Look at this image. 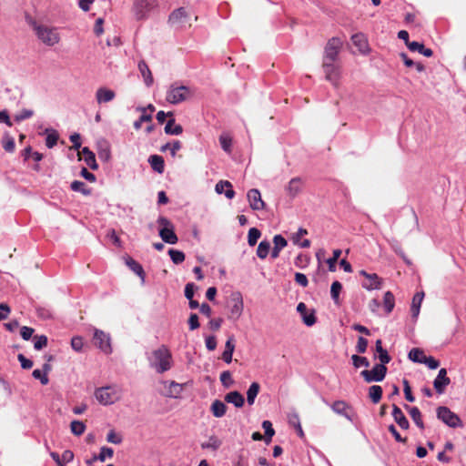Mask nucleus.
<instances>
[{
	"label": "nucleus",
	"mask_w": 466,
	"mask_h": 466,
	"mask_svg": "<svg viewBox=\"0 0 466 466\" xmlns=\"http://www.w3.org/2000/svg\"><path fill=\"white\" fill-rule=\"evenodd\" d=\"M70 187L73 191L81 192L85 196H87L91 193L90 189L86 187V185L79 180L73 181Z\"/></svg>",
	"instance_id": "44"
},
{
	"label": "nucleus",
	"mask_w": 466,
	"mask_h": 466,
	"mask_svg": "<svg viewBox=\"0 0 466 466\" xmlns=\"http://www.w3.org/2000/svg\"><path fill=\"white\" fill-rule=\"evenodd\" d=\"M322 67L326 79L337 86L341 75L340 66L336 61H322Z\"/></svg>",
	"instance_id": "9"
},
{
	"label": "nucleus",
	"mask_w": 466,
	"mask_h": 466,
	"mask_svg": "<svg viewBox=\"0 0 466 466\" xmlns=\"http://www.w3.org/2000/svg\"><path fill=\"white\" fill-rule=\"evenodd\" d=\"M342 47V41L338 37L329 39L324 49L323 61H337Z\"/></svg>",
	"instance_id": "10"
},
{
	"label": "nucleus",
	"mask_w": 466,
	"mask_h": 466,
	"mask_svg": "<svg viewBox=\"0 0 466 466\" xmlns=\"http://www.w3.org/2000/svg\"><path fill=\"white\" fill-rule=\"evenodd\" d=\"M260 231L256 228H251L248 234V243L249 246H255L260 238Z\"/></svg>",
	"instance_id": "50"
},
{
	"label": "nucleus",
	"mask_w": 466,
	"mask_h": 466,
	"mask_svg": "<svg viewBox=\"0 0 466 466\" xmlns=\"http://www.w3.org/2000/svg\"><path fill=\"white\" fill-rule=\"evenodd\" d=\"M353 45L358 47L359 51L365 53L368 50V41L364 34L357 33L351 36Z\"/></svg>",
	"instance_id": "24"
},
{
	"label": "nucleus",
	"mask_w": 466,
	"mask_h": 466,
	"mask_svg": "<svg viewBox=\"0 0 466 466\" xmlns=\"http://www.w3.org/2000/svg\"><path fill=\"white\" fill-rule=\"evenodd\" d=\"M151 120H152L151 114L142 113L140 117L137 121L134 122V127H135V129L138 130L141 128L142 123L150 122Z\"/></svg>",
	"instance_id": "59"
},
{
	"label": "nucleus",
	"mask_w": 466,
	"mask_h": 466,
	"mask_svg": "<svg viewBox=\"0 0 466 466\" xmlns=\"http://www.w3.org/2000/svg\"><path fill=\"white\" fill-rule=\"evenodd\" d=\"M351 360H352L353 366L357 369L361 366L366 367V368H368L370 366V361L368 360V359L366 357H361L359 355H352Z\"/></svg>",
	"instance_id": "52"
},
{
	"label": "nucleus",
	"mask_w": 466,
	"mask_h": 466,
	"mask_svg": "<svg viewBox=\"0 0 466 466\" xmlns=\"http://www.w3.org/2000/svg\"><path fill=\"white\" fill-rule=\"evenodd\" d=\"M33 340H34V348L36 350H40L47 345V337L45 335H41V336L36 335L33 338Z\"/></svg>",
	"instance_id": "55"
},
{
	"label": "nucleus",
	"mask_w": 466,
	"mask_h": 466,
	"mask_svg": "<svg viewBox=\"0 0 466 466\" xmlns=\"http://www.w3.org/2000/svg\"><path fill=\"white\" fill-rule=\"evenodd\" d=\"M342 289V285L339 281H334L331 284L330 295L335 303L339 302V295Z\"/></svg>",
	"instance_id": "53"
},
{
	"label": "nucleus",
	"mask_w": 466,
	"mask_h": 466,
	"mask_svg": "<svg viewBox=\"0 0 466 466\" xmlns=\"http://www.w3.org/2000/svg\"><path fill=\"white\" fill-rule=\"evenodd\" d=\"M368 340L363 337H359L356 350L359 353H364L367 350Z\"/></svg>",
	"instance_id": "62"
},
{
	"label": "nucleus",
	"mask_w": 466,
	"mask_h": 466,
	"mask_svg": "<svg viewBox=\"0 0 466 466\" xmlns=\"http://www.w3.org/2000/svg\"><path fill=\"white\" fill-rule=\"evenodd\" d=\"M376 351L379 353L378 358L381 363L388 364L390 361L391 359L387 350L382 348L380 339L376 341Z\"/></svg>",
	"instance_id": "38"
},
{
	"label": "nucleus",
	"mask_w": 466,
	"mask_h": 466,
	"mask_svg": "<svg viewBox=\"0 0 466 466\" xmlns=\"http://www.w3.org/2000/svg\"><path fill=\"white\" fill-rule=\"evenodd\" d=\"M106 441L110 443L119 444L122 441V438L112 430L107 433Z\"/></svg>",
	"instance_id": "63"
},
{
	"label": "nucleus",
	"mask_w": 466,
	"mask_h": 466,
	"mask_svg": "<svg viewBox=\"0 0 466 466\" xmlns=\"http://www.w3.org/2000/svg\"><path fill=\"white\" fill-rule=\"evenodd\" d=\"M273 249L271 251V258H277L279 256V252L283 249L287 245V240L281 235H276L273 238Z\"/></svg>",
	"instance_id": "23"
},
{
	"label": "nucleus",
	"mask_w": 466,
	"mask_h": 466,
	"mask_svg": "<svg viewBox=\"0 0 466 466\" xmlns=\"http://www.w3.org/2000/svg\"><path fill=\"white\" fill-rule=\"evenodd\" d=\"M451 383L450 378L447 376L446 369L442 368L439 370L437 377L433 381V387L437 393L442 394L446 387Z\"/></svg>",
	"instance_id": "16"
},
{
	"label": "nucleus",
	"mask_w": 466,
	"mask_h": 466,
	"mask_svg": "<svg viewBox=\"0 0 466 466\" xmlns=\"http://www.w3.org/2000/svg\"><path fill=\"white\" fill-rule=\"evenodd\" d=\"M157 223L162 227L159 229V236L162 240L168 244H176L177 237L174 232L173 224L165 217H159Z\"/></svg>",
	"instance_id": "6"
},
{
	"label": "nucleus",
	"mask_w": 466,
	"mask_h": 466,
	"mask_svg": "<svg viewBox=\"0 0 466 466\" xmlns=\"http://www.w3.org/2000/svg\"><path fill=\"white\" fill-rule=\"evenodd\" d=\"M147 360L149 367L155 370L157 373L162 374L172 368V354L165 345L154 350Z\"/></svg>",
	"instance_id": "1"
},
{
	"label": "nucleus",
	"mask_w": 466,
	"mask_h": 466,
	"mask_svg": "<svg viewBox=\"0 0 466 466\" xmlns=\"http://www.w3.org/2000/svg\"><path fill=\"white\" fill-rule=\"evenodd\" d=\"M114 454V451L109 447H102L100 449V453L96 456L93 457V460H98L100 461H105L106 458H112Z\"/></svg>",
	"instance_id": "48"
},
{
	"label": "nucleus",
	"mask_w": 466,
	"mask_h": 466,
	"mask_svg": "<svg viewBox=\"0 0 466 466\" xmlns=\"http://www.w3.org/2000/svg\"><path fill=\"white\" fill-rule=\"evenodd\" d=\"M437 417L443 423L451 428L462 427V422L459 416L449 408L441 406L437 409Z\"/></svg>",
	"instance_id": "7"
},
{
	"label": "nucleus",
	"mask_w": 466,
	"mask_h": 466,
	"mask_svg": "<svg viewBox=\"0 0 466 466\" xmlns=\"http://www.w3.org/2000/svg\"><path fill=\"white\" fill-rule=\"evenodd\" d=\"M408 48L412 52H419L426 57H431L433 54L431 49L426 48L423 44L416 41L408 43Z\"/></svg>",
	"instance_id": "26"
},
{
	"label": "nucleus",
	"mask_w": 466,
	"mask_h": 466,
	"mask_svg": "<svg viewBox=\"0 0 466 466\" xmlns=\"http://www.w3.org/2000/svg\"><path fill=\"white\" fill-rule=\"evenodd\" d=\"M243 299L239 292L233 293L229 300V315L228 319L237 320L240 318L243 311Z\"/></svg>",
	"instance_id": "12"
},
{
	"label": "nucleus",
	"mask_w": 466,
	"mask_h": 466,
	"mask_svg": "<svg viewBox=\"0 0 466 466\" xmlns=\"http://www.w3.org/2000/svg\"><path fill=\"white\" fill-rule=\"evenodd\" d=\"M138 69L144 78L145 84L147 86H150L153 84V76L147 63L145 61H140L138 63Z\"/></svg>",
	"instance_id": "29"
},
{
	"label": "nucleus",
	"mask_w": 466,
	"mask_h": 466,
	"mask_svg": "<svg viewBox=\"0 0 466 466\" xmlns=\"http://www.w3.org/2000/svg\"><path fill=\"white\" fill-rule=\"evenodd\" d=\"M220 381L225 388H230L234 383L231 372L228 370L223 371L220 374Z\"/></svg>",
	"instance_id": "54"
},
{
	"label": "nucleus",
	"mask_w": 466,
	"mask_h": 466,
	"mask_svg": "<svg viewBox=\"0 0 466 466\" xmlns=\"http://www.w3.org/2000/svg\"><path fill=\"white\" fill-rule=\"evenodd\" d=\"M297 310L300 314L305 325H307L308 327H311L316 323V317L314 311L312 310L311 312L308 313L307 306L305 303H299L297 306Z\"/></svg>",
	"instance_id": "20"
},
{
	"label": "nucleus",
	"mask_w": 466,
	"mask_h": 466,
	"mask_svg": "<svg viewBox=\"0 0 466 466\" xmlns=\"http://www.w3.org/2000/svg\"><path fill=\"white\" fill-rule=\"evenodd\" d=\"M168 21L176 28H185L191 25V14L185 7H179L170 14Z\"/></svg>",
	"instance_id": "5"
},
{
	"label": "nucleus",
	"mask_w": 466,
	"mask_h": 466,
	"mask_svg": "<svg viewBox=\"0 0 466 466\" xmlns=\"http://www.w3.org/2000/svg\"><path fill=\"white\" fill-rule=\"evenodd\" d=\"M360 274L365 277V281L362 282V287L368 290L377 289L380 288L381 279L375 273L370 274L365 270H360Z\"/></svg>",
	"instance_id": "18"
},
{
	"label": "nucleus",
	"mask_w": 466,
	"mask_h": 466,
	"mask_svg": "<svg viewBox=\"0 0 466 466\" xmlns=\"http://www.w3.org/2000/svg\"><path fill=\"white\" fill-rule=\"evenodd\" d=\"M235 350L234 344V337L230 336L228 339L226 341L225 350L222 353V360L226 363H230L232 361V355Z\"/></svg>",
	"instance_id": "25"
},
{
	"label": "nucleus",
	"mask_w": 466,
	"mask_h": 466,
	"mask_svg": "<svg viewBox=\"0 0 466 466\" xmlns=\"http://www.w3.org/2000/svg\"><path fill=\"white\" fill-rule=\"evenodd\" d=\"M94 343L105 353H111L112 350L110 345V338L104 331L98 329L95 331Z\"/></svg>",
	"instance_id": "14"
},
{
	"label": "nucleus",
	"mask_w": 466,
	"mask_h": 466,
	"mask_svg": "<svg viewBox=\"0 0 466 466\" xmlns=\"http://www.w3.org/2000/svg\"><path fill=\"white\" fill-rule=\"evenodd\" d=\"M95 397L101 405H111L120 399L121 390L116 386L101 387L95 390Z\"/></svg>",
	"instance_id": "2"
},
{
	"label": "nucleus",
	"mask_w": 466,
	"mask_h": 466,
	"mask_svg": "<svg viewBox=\"0 0 466 466\" xmlns=\"http://www.w3.org/2000/svg\"><path fill=\"white\" fill-rule=\"evenodd\" d=\"M382 396V388L379 385H373L369 389V397L373 403L380 402Z\"/></svg>",
	"instance_id": "39"
},
{
	"label": "nucleus",
	"mask_w": 466,
	"mask_h": 466,
	"mask_svg": "<svg viewBox=\"0 0 466 466\" xmlns=\"http://www.w3.org/2000/svg\"><path fill=\"white\" fill-rule=\"evenodd\" d=\"M262 428L265 431V437H264L265 441L267 443H269L271 441V438L275 434V431L272 427V423L269 420H264L262 422Z\"/></svg>",
	"instance_id": "45"
},
{
	"label": "nucleus",
	"mask_w": 466,
	"mask_h": 466,
	"mask_svg": "<svg viewBox=\"0 0 466 466\" xmlns=\"http://www.w3.org/2000/svg\"><path fill=\"white\" fill-rule=\"evenodd\" d=\"M46 133L47 134L46 138V145L48 148H52L57 143L58 134L54 129H46Z\"/></svg>",
	"instance_id": "40"
},
{
	"label": "nucleus",
	"mask_w": 466,
	"mask_h": 466,
	"mask_svg": "<svg viewBox=\"0 0 466 466\" xmlns=\"http://www.w3.org/2000/svg\"><path fill=\"white\" fill-rule=\"evenodd\" d=\"M2 145L5 151L14 152L15 150V140L9 136V134L5 133L2 139Z\"/></svg>",
	"instance_id": "49"
},
{
	"label": "nucleus",
	"mask_w": 466,
	"mask_h": 466,
	"mask_svg": "<svg viewBox=\"0 0 466 466\" xmlns=\"http://www.w3.org/2000/svg\"><path fill=\"white\" fill-rule=\"evenodd\" d=\"M157 5V0H134L133 12L137 19H144Z\"/></svg>",
	"instance_id": "8"
},
{
	"label": "nucleus",
	"mask_w": 466,
	"mask_h": 466,
	"mask_svg": "<svg viewBox=\"0 0 466 466\" xmlns=\"http://www.w3.org/2000/svg\"><path fill=\"white\" fill-rule=\"evenodd\" d=\"M270 249V243L268 241H261L257 248V255L259 258L264 259L268 255Z\"/></svg>",
	"instance_id": "41"
},
{
	"label": "nucleus",
	"mask_w": 466,
	"mask_h": 466,
	"mask_svg": "<svg viewBox=\"0 0 466 466\" xmlns=\"http://www.w3.org/2000/svg\"><path fill=\"white\" fill-rule=\"evenodd\" d=\"M191 96L190 89L186 86L171 85L167 92L166 99L170 104H178Z\"/></svg>",
	"instance_id": "4"
},
{
	"label": "nucleus",
	"mask_w": 466,
	"mask_h": 466,
	"mask_svg": "<svg viewBox=\"0 0 466 466\" xmlns=\"http://www.w3.org/2000/svg\"><path fill=\"white\" fill-rule=\"evenodd\" d=\"M247 198L249 203V207L253 210H262L265 208V202L261 198L259 190L256 188L248 190Z\"/></svg>",
	"instance_id": "15"
},
{
	"label": "nucleus",
	"mask_w": 466,
	"mask_h": 466,
	"mask_svg": "<svg viewBox=\"0 0 466 466\" xmlns=\"http://www.w3.org/2000/svg\"><path fill=\"white\" fill-rule=\"evenodd\" d=\"M219 142L223 150L228 153H230L232 145L231 137L228 135H221L219 137Z\"/></svg>",
	"instance_id": "56"
},
{
	"label": "nucleus",
	"mask_w": 466,
	"mask_h": 466,
	"mask_svg": "<svg viewBox=\"0 0 466 466\" xmlns=\"http://www.w3.org/2000/svg\"><path fill=\"white\" fill-rule=\"evenodd\" d=\"M225 187H232V185L229 181H227V180H220L219 182L217 183L216 187H215V190L218 194H222V193H225L226 190Z\"/></svg>",
	"instance_id": "64"
},
{
	"label": "nucleus",
	"mask_w": 466,
	"mask_h": 466,
	"mask_svg": "<svg viewBox=\"0 0 466 466\" xmlns=\"http://www.w3.org/2000/svg\"><path fill=\"white\" fill-rule=\"evenodd\" d=\"M181 147L182 145L180 141L176 140L173 143H167L166 145L162 146L161 151L165 152L167 150H169L171 156L174 157H176L177 152L181 149Z\"/></svg>",
	"instance_id": "43"
},
{
	"label": "nucleus",
	"mask_w": 466,
	"mask_h": 466,
	"mask_svg": "<svg viewBox=\"0 0 466 466\" xmlns=\"http://www.w3.org/2000/svg\"><path fill=\"white\" fill-rule=\"evenodd\" d=\"M383 305L387 313H390L394 308L395 301L394 296L390 291H387L384 294Z\"/></svg>",
	"instance_id": "42"
},
{
	"label": "nucleus",
	"mask_w": 466,
	"mask_h": 466,
	"mask_svg": "<svg viewBox=\"0 0 466 466\" xmlns=\"http://www.w3.org/2000/svg\"><path fill=\"white\" fill-rule=\"evenodd\" d=\"M148 162L151 167L157 173L161 174L164 172L165 162L161 156L152 155L149 157Z\"/></svg>",
	"instance_id": "31"
},
{
	"label": "nucleus",
	"mask_w": 466,
	"mask_h": 466,
	"mask_svg": "<svg viewBox=\"0 0 466 466\" xmlns=\"http://www.w3.org/2000/svg\"><path fill=\"white\" fill-rule=\"evenodd\" d=\"M127 267L134 272L136 273L137 276H139L142 279V281H144L145 279V272H144V269L142 268V266L137 262L136 260H134L133 258H128L126 261Z\"/></svg>",
	"instance_id": "37"
},
{
	"label": "nucleus",
	"mask_w": 466,
	"mask_h": 466,
	"mask_svg": "<svg viewBox=\"0 0 466 466\" xmlns=\"http://www.w3.org/2000/svg\"><path fill=\"white\" fill-rule=\"evenodd\" d=\"M340 255H341V250L340 249H335L333 251L332 258H329L327 260V263L329 265V269L330 271H335L336 270V263H337L339 258L340 257Z\"/></svg>",
	"instance_id": "57"
},
{
	"label": "nucleus",
	"mask_w": 466,
	"mask_h": 466,
	"mask_svg": "<svg viewBox=\"0 0 466 466\" xmlns=\"http://www.w3.org/2000/svg\"><path fill=\"white\" fill-rule=\"evenodd\" d=\"M34 115V112L30 109H23L19 113H17L14 118L16 122H21L27 118H30Z\"/></svg>",
	"instance_id": "58"
},
{
	"label": "nucleus",
	"mask_w": 466,
	"mask_h": 466,
	"mask_svg": "<svg viewBox=\"0 0 466 466\" xmlns=\"http://www.w3.org/2000/svg\"><path fill=\"white\" fill-rule=\"evenodd\" d=\"M392 416L395 420V422L403 430H407L410 426L409 421L407 418L405 417L404 413L401 411V410L395 404L392 406Z\"/></svg>",
	"instance_id": "22"
},
{
	"label": "nucleus",
	"mask_w": 466,
	"mask_h": 466,
	"mask_svg": "<svg viewBox=\"0 0 466 466\" xmlns=\"http://www.w3.org/2000/svg\"><path fill=\"white\" fill-rule=\"evenodd\" d=\"M386 364H376L371 370H364L360 372L366 382L381 381L384 380L387 373Z\"/></svg>",
	"instance_id": "11"
},
{
	"label": "nucleus",
	"mask_w": 466,
	"mask_h": 466,
	"mask_svg": "<svg viewBox=\"0 0 466 466\" xmlns=\"http://www.w3.org/2000/svg\"><path fill=\"white\" fill-rule=\"evenodd\" d=\"M331 410L343 417H345L350 421L354 420L355 413L352 408L344 400H336L331 405Z\"/></svg>",
	"instance_id": "13"
},
{
	"label": "nucleus",
	"mask_w": 466,
	"mask_h": 466,
	"mask_svg": "<svg viewBox=\"0 0 466 466\" xmlns=\"http://www.w3.org/2000/svg\"><path fill=\"white\" fill-rule=\"evenodd\" d=\"M405 408L408 410L410 416L411 417L412 420L415 422V424L421 430L424 429V423L421 419V413L420 410L417 407H410L408 405H405Z\"/></svg>",
	"instance_id": "34"
},
{
	"label": "nucleus",
	"mask_w": 466,
	"mask_h": 466,
	"mask_svg": "<svg viewBox=\"0 0 466 466\" xmlns=\"http://www.w3.org/2000/svg\"><path fill=\"white\" fill-rule=\"evenodd\" d=\"M260 385L258 382H252L247 391V401L248 405H253L259 392Z\"/></svg>",
	"instance_id": "36"
},
{
	"label": "nucleus",
	"mask_w": 466,
	"mask_h": 466,
	"mask_svg": "<svg viewBox=\"0 0 466 466\" xmlns=\"http://www.w3.org/2000/svg\"><path fill=\"white\" fill-rule=\"evenodd\" d=\"M168 254L173 263L177 265L181 264L185 260V254L180 250L169 249Z\"/></svg>",
	"instance_id": "51"
},
{
	"label": "nucleus",
	"mask_w": 466,
	"mask_h": 466,
	"mask_svg": "<svg viewBox=\"0 0 466 466\" xmlns=\"http://www.w3.org/2000/svg\"><path fill=\"white\" fill-rule=\"evenodd\" d=\"M210 410L214 417L221 418L226 414L227 406L223 401L215 400L210 406Z\"/></svg>",
	"instance_id": "28"
},
{
	"label": "nucleus",
	"mask_w": 466,
	"mask_h": 466,
	"mask_svg": "<svg viewBox=\"0 0 466 466\" xmlns=\"http://www.w3.org/2000/svg\"><path fill=\"white\" fill-rule=\"evenodd\" d=\"M308 231L305 228H299L298 232L295 233L292 237V241L294 244L299 245V247L303 248H307L310 246V241L309 239H304L300 241V238L307 235Z\"/></svg>",
	"instance_id": "33"
},
{
	"label": "nucleus",
	"mask_w": 466,
	"mask_h": 466,
	"mask_svg": "<svg viewBox=\"0 0 466 466\" xmlns=\"http://www.w3.org/2000/svg\"><path fill=\"white\" fill-rule=\"evenodd\" d=\"M302 180L299 177L292 178L287 187L288 194L294 198L296 197L302 188Z\"/></svg>",
	"instance_id": "27"
},
{
	"label": "nucleus",
	"mask_w": 466,
	"mask_h": 466,
	"mask_svg": "<svg viewBox=\"0 0 466 466\" xmlns=\"http://www.w3.org/2000/svg\"><path fill=\"white\" fill-rule=\"evenodd\" d=\"M34 30L37 37L46 46H53L60 41L59 34L56 32V28L35 25Z\"/></svg>",
	"instance_id": "3"
},
{
	"label": "nucleus",
	"mask_w": 466,
	"mask_h": 466,
	"mask_svg": "<svg viewBox=\"0 0 466 466\" xmlns=\"http://www.w3.org/2000/svg\"><path fill=\"white\" fill-rule=\"evenodd\" d=\"M224 400L226 402L233 404L236 408H241L245 403L243 395L237 390L227 393Z\"/></svg>",
	"instance_id": "21"
},
{
	"label": "nucleus",
	"mask_w": 466,
	"mask_h": 466,
	"mask_svg": "<svg viewBox=\"0 0 466 466\" xmlns=\"http://www.w3.org/2000/svg\"><path fill=\"white\" fill-rule=\"evenodd\" d=\"M424 356H425L424 352L418 348H413L409 352V359L410 360H412L413 362H417V363H422V360H423Z\"/></svg>",
	"instance_id": "47"
},
{
	"label": "nucleus",
	"mask_w": 466,
	"mask_h": 466,
	"mask_svg": "<svg viewBox=\"0 0 466 466\" xmlns=\"http://www.w3.org/2000/svg\"><path fill=\"white\" fill-rule=\"evenodd\" d=\"M183 132V127L181 125L176 124L174 118L169 119L165 127V133L167 135H180Z\"/></svg>",
	"instance_id": "35"
},
{
	"label": "nucleus",
	"mask_w": 466,
	"mask_h": 466,
	"mask_svg": "<svg viewBox=\"0 0 466 466\" xmlns=\"http://www.w3.org/2000/svg\"><path fill=\"white\" fill-rule=\"evenodd\" d=\"M81 153L84 155L85 162L91 169L96 170L98 168L95 154L88 147H83Z\"/></svg>",
	"instance_id": "30"
},
{
	"label": "nucleus",
	"mask_w": 466,
	"mask_h": 466,
	"mask_svg": "<svg viewBox=\"0 0 466 466\" xmlns=\"http://www.w3.org/2000/svg\"><path fill=\"white\" fill-rule=\"evenodd\" d=\"M163 395L168 398H178L183 390V385L176 381H162Z\"/></svg>",
	"instance_id": "17"
},
{
	"label": "nucleus",
	"mask_w": 466,
	"mask_h": 466,
	"mask_svg": "<svg viewBox=\"0 0 466 466\" xmlns=\"http://www.w3.org/2000/svg\"><path fill=\"white\" fill-rule=\"evenodd\" d=\"M115 97V91L107 87L101 86L96 91V100L99 105L111 102Z\"/></svg>",
	"instance_id": "19"
},
{
	"label": "nucleus",
	"mask_w": 466,
	"mask_h": 466,
	"mask_svg": "<svg viewBox=\"0 0 466 466\" xmlns=\"http://www.w3.org/2000/svg\"><path fill=\"white\" fill-rule=\"evenodd\" d=\"M70 429L73 434L76 436L82 435L86 431V425L83 421L73 420L70 424Z\"/></svg>",
	"instance_id": "46"
},
{
	"label": "nucleus",
	"mask_w": 466,
	"mask_h": 466,
	"mask_svg": "<svg viewBox=\"0 0 466 466\" xmlns=\"http://www.w3.org/2000/svg\"><path fill=\"white\" fill-rule=\"evenodd\" d=\"M422 363L426 364L429 369L435 370L440 366L439 360H435L433 357H423Z\"/></svg>",
	"instance_id": "61"
},
{
	"label": "nucleus",
	"mask_w": 466,
	"mask_h": 466,
	"mask_svg": "<svg viewBox=\"0 0 466 466\" xmlns=\"http://www.w3.org/2000/svg\"><path fill=\"white\" fill-rule=\"evenodd\" d=\"M32 375L35 379L39 380L43 385H46L49 382L47 375L41 370H35Z\"/></svg>",
	"instance_id": "60"
},
{
	"label": "nucleus",
	"mask_w": 466,
	"mask_h": 466,
	"mask_svg": "<svg viewBox=\"0 0 466 466\" xmlns=\"http://www.w3.org/2000/svg\"><path fill=\"white\" fill-rule=\"evenodd\" d=\"M423 298H424V292H417L413 296L411 309H410L413 318H417L419 316L420 309V305L423 300Z\"/></svg>",
	"instance_id": "32"
}]
</instances>
